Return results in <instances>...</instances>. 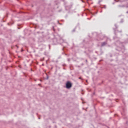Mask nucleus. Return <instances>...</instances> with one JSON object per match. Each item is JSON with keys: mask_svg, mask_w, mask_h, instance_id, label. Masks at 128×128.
<instances>
[{"mask_svg": "<svg viewBox=\"0 0 128 128\" xmlns=\"http://www.w3.org/2000/svg\"><path fill=\"white\" fill-rule=\"evenodd\" d=\"M72 82H67L66 83V88H72Z\"/></svg>", "mask_w": 128, "mask_h": 128, "instance_id": "nucleus-1", "label": "nucleus"}, {"mask_svg": "<svg viewBox=\"0 0 128 128\" xmlns=\"http://www.w3.org/2000/svg\"><path fill=\"white\" fill-rule=\"evenodd\" d=\"M106 44H108V42H103L102 43V46H104Z\"/></svg>", "mask_w": 128, "mask_h": 128, "instance_id": "nucleus-2", "label": "nucleus"}, {"mask_svg": "<svg viewBox=\"0 0 128 128\" xmlns=\"http://www.w3.org/2000/svg\"><path fill=\"white\" fill-rule=\"evenodd\" d=\"M102 8H106V5H104L102 7Z\"/></svg>", "mask_w": 128, "mask_h": 128, "instance_id": "nucleus-3", "label": "nucleus"}, {"mask_svg": "<svg viewBox=\"0 0 128 128\" xmlns=\"http://www.w3.org/2000/svg\"><path fill=\"white\" fill-rule=\"evenodd\" d=\"M79 80H82V78L80 77L79 78Z\"/></svg>", "mask_w": 128, "mask_h": 128, "instance_id": "nucleus-4", "label": "nucleus"}, {"mask_svg": "<svg viewBox=\"0 0 128 128\" xmlns=\"http://www.w3.org/2000/svg\"><path fill=\"white\" fill-rule=\"evenodd\" d=\"M40 84H38V86H40Z\"/></svg>", "mask_w": 128, "mask_h": 128, "instance_id": "nucleus-5", "label": "nucleus"}]
</instances>
